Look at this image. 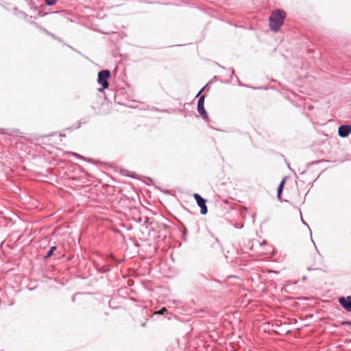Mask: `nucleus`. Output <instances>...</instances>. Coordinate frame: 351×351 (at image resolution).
I'll use <instances>...</instances> for the list:
<instances>
[{"instance_id": "obj_1", "label": "nucleus", "mask_w": 351, "mask_h": 351, "mask_svg": "<svg viewBox=\"0 0 351 351\" xmlns=\"http://www.w3.org/2000/svg\"><path fill=\"white\" fill-rule=\"evenodd\" d=\"M287 16L286 12L281 9H277L271 13L269 18V27L274 32H277L284 24Z\"/></svg>"}, {"instance_id": "obj_2", "label": "nucleus", "mask_w": 351, "mask_h": 351, "mask_svg": "<svg viewBox=\"0 0 351 351\" xmlns=\"http://www.w3.org/2000/svg\"><path fill=\"white\" fill-rule=\"evenodd\" d=\"M111 73L109 70H101L98 73L97 83L101 86L97 90L102 92L109 87L108 79L110 77Z\"/></svg>"}, {"instance_id": "obj_3", "label": "nucleus", "mask_w": 351, "mask_h": 351, "mask_svg": "<svg viewBox=\"0 0 351 351\" xmlns=\"http://www.w3.org/2000/svg\"><path fill=\"white\" fill-rule=\"evenodd\" d=\"M194 199H195L197 204L200 208V213L202 215H206L208 213V208L206 206L207 200L203 198L199 194L194 193Z\"/></svg>"}, {"instance_id": "obj_4", "label": "nucleus", "mask_w": 351, "mask_h": 351, "mask_svg": "<svg viewBox=\"0 0 351 351\" xmlns=\"http://www.w3.org/2000/svg\"><path fill=\"white\" fill-rule=\"evenodd\" d=\"M339 304L343 307L344 310L348 312H351V296L340 297L338 299Z\"/></svg>"}, {"instance_id": "obj_5", "label": "nucleus", "mask_w": 351, "mask_h": 351, "mask_svg": "<svg viewBox=\"0 0 351 351\" xmlns=\"http://www.w3.org/2000/svg\"><path fill=\"white\" fill-rule=\"evenodd\" d=\"M351 134V125H341L338 128V134L341 138H346Z\"/></svg>"}, {"instance_id": "obj_6", "label": "nucleus", "mask_w": 351, "mask_h": 351, "mask_svg": "<svg viewBox=\"0 0 351 351\" xmlns=\"http://www.w3.org/2000/svg\"><path fill=\"white\" fill-rule=\"evenodd\" d=\"M197 111L204 120H205V121L208 120V115L205 110L204 105V106H197Z\"/></svg>"}, {"instance_id": "obj_7", "label": "nucleus", "mask_w": 351, "mask_h": 351, "mask_svg": "<svg viewBox=\"0 0 351 351\" xmlns=\"http://www.w3.org/2000/svg\"><path fill=\"white\" fill-rule=\"evenodd\" d=\"M211 247L214 249H221V243L217 237L211 236V240L210 241Z\"/></svg>"}, {"instance_id": "obj_8", "label": "nucleus", "mask_w": 351, "mask_h": 351, "mask_svg": "<svg viewBox=\"0 0 351 351\" xmlns=\"http://www.w3.org/2000/svg\"><path fill=\"white\" fill-rule=\"evenodd\" d=\"M285 181H286V178H284L281 182H280L279 185H278V190H277V197L279 200L281 199V197H282V191H283V189H284V186H285Z\"/></svg>"}, {"instance_id": "obj_9", "label": "nucleus", "mask_w": 351, "mask_h": 351, "mask_svg": "<svg viewBox=\"0 0 351 351\" xmlns=\"http://www.w3.org/2000/svg\"><path fill=\"white\" fill-rule=\"evenodd\" d=\"M57 250V247L56 245L51 246L47 254L43 256L44 260H47L50 258L54 253V252Z\"/></svg>"}, {"instance_id": "obj_10", "label": "nucleus", "mask_w": 351, "mask_h": 351, "mask_svg": "<svg viewBox=\"0 0 351 351\" xmlns=\"http://www.w3.org/2000/svg\"><path fill=\"white\" fill-rule=\"evenodd\" d=\"M32 24H33L36 28L39 29L40 31L45 32L46 34H49V32L47 29L43 28L36 22L32 21Z\"/></svg>"}, {"instance_id": "obj_11", "label": "nucleus", "mask_w": 351, "mask_h": 351, "mask_svg": "<svg viewBox=\"0 0 351 351\" xmlns=\"http://www.w3.org/2000/svg\"><path fill=\"white\" fill-rule=\"evenodd\" d=\"M69 154L72 155L74 157H75L76 158H78V159H80V160H86L85 157H84L83 156L80 155V154H78L77 153H75V152H69Z\"/></svg>"}, {"instance_id": "obj_12", "label": "nucleus", "mask_w": 351, "mask_h": 351, "mask_svg": "<svg viewBox=\"0 0 351 351\" xmlns=\"http://www.w3.org/2000/svg\"><path fill=\"white\" fill-rule=\"evenodd\" d=\"M204 100H205V96L204 95L199 96L198 101H197V106H204Z\"/></svg>"}, {"instance_id": "obj_13", "label": "nucleus", "mask_w": 351, "mask_h": 351, "mask_svg": "<svg viewBox=\"0 0 351 351\" xmlns=\"http://www.w3.org/2000/svg\"><path fill=\"white\" fill-rule=\"evenodd\" d=\"M45 1L47 5L51 6L56 3L57 0H45Z\"/></svg>"}, {"instance_id": "obj_14", "label": "nucleus", "mask_w": 351, "mask_h": 351, "mask_svg": "<svg viewBox=\"0 0 351 351\" xmlns=\"http://www.w3.org/2000/svg\"><path fill=\"white\" fill-rule=\"evenodd\" d=\"M167 311V309L166 308H162V309L156 311L155 314L157 315H164Z\"/></svg>"}, {"instance_id": "obj_15", "label": "nucleus", "mask_w": 351, "mask_h": 351, "mask_svg": "<svg viewBox=\"0 0 351 351\" xmlns=\"http://www.w3.org/2000/svg\"><path fill=\"white\" fill-rule=\"evenodd\" d=\"M341 326H346V325L351 326V321H342L341 322Z\"/></svg>"}, {"instance_id": "obj_16", "label": "nucleus", "mask_w": 351, "mask_h": 351, "mask_svg": "<svg viewBox=\"0 0 351 351\" xmlns=\"http://www.w3.org/2000/svg\"><path fill=\"white\" fill-rule=\"evenodd\" d=\"M204 88H202V89L198 92V93L197 94L196 97H199V95L202 93V92L204 90Z\"/></svg>"}, {"instance_id": "obj_17", "label": "nucleus", "mask_w": 351, "mask_h": 351, "mask_svg": "<svg viewBox=\"0 0 351 351\" xmlns=\"http://www.w3.org/2000/svg\"><path fill=\"white\" fill-rule=\"evenodd\" d=\"M97 269H98L99 271H100L101 272H102V273H104V272H106V271H107V270H108V269H99V268H97Z\"/></svg>"}, {"instance_id": "obj_18", "label": "nucleus", "mask_w": 351, "mask_h": 351, "mask_svg": "<svg viewBox=\"0 0 351 351\" xmlns=\"http://www.w3.org/2000/svg\"><path fill=\"white\" fill-rule=\"evenodd\" d=\"M302 223L308 227V224L302 219Z\"/></svg>"}, {"instance_id": "obj_19", "label": "nucleus", "mask_w": 351, "mask_h": 351, "mask_svg": "<svg viewBox=\"0 0 351 351\" xmlns=\"http://www.w3.org/2000/svg\"><path fill=\"white\" fill-rule=\"evenodd\" d=\"M149 219L147 217H145V223H147Z\"/></svg>"}, {"instance_id": "obj_20", "label": "nucleus", "mask_w": 351, "mask_h": 351, "mask_svg": "<svg viewBox=\"0 0 351 351\" xmlns=\"http://www.w3.org/2000/svg\"><path fill=\"white\" fill-rule=\"evenodd\" d=\"M233 73H234V69H232V70H231V75H232Z\"/></svg>"}, {"instance_id": "obj_21", "label": "nucleus", "mask_w": 351, "mask_h": 351, "mask_svg": "<svg viewBox=\"0 0 351 351\" xmlns=\"http://www.w3.org/2000/svg\"><path fill=\"white\" fill-rule=\"evenodd\" d=\"M72 300H73V301H75V295H73V298H72Z\"/></svg>"}, {"instance_id": "obj_22", "label": "nucleus", "mask_w": 351, "mask_h": 351, "mask_svg": "<svg viewBox=\"0 0 351 351\" xmlns=\"http://www.w3.org/2000/svg\"><path fill=\"white\" fill-rule=\"evenodd\" d=\"M306 280V277H303L302 280Z\"/></svg>"}]
</instances>
